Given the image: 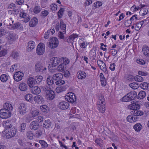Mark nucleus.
<instances>
[{
    "label": "nucleus",
    "instance_id": "obj_1",
    "mask_svg": "<svg viewBox=\"0 0 149 149\" xmlns=\"http://www.w3.org/2000/svg\"><path fill=\"white\" fill-rule=\"evenodd\" d=\"M105 104V102L103 96L100 95L97 102V109L102 113H104L106 110Z\"/></svg>",
    "mask_w": 149,
    "mask_h": 149
},
{
    "label": "nucleus",
    "instance_id": "obj_2",
    "mask_svg": "<svg viewBox=\"0 0 149 149\" xmlns=\"http://www.w3.org/2000/svg\"><path fill=\"white\" fill-rule=\"evenodd\" d=\"M16 132L17 129L15 128L6 129L4 131L6 137L7 139L14 137Z\"/></svg>",
    "mask_w": 149,
    "mask_h": 149
},
{
    "label": "nucleus",
    "instance_id": "obj_3",
    "mask_svg": "<svg viewBox=\"0 0 149 149\" xmlns=\"http://www.w3.org/2000/svg\"><path fill=\"white\" fill-rule=\"evenodd\" d=\"M17 110L21 116H23L27 113L26 105L24 103H20L18 107Z\"/></svg>",
    "mask_w": 149,
    "mask_h": 149
},
{
    "label": "nucleus",
    "instance_id": "obj_4",
    "mask_svg": "<svg viewBox=\"0 0 149 149\" xmlns=\"http://www.w3.org/2000/svg\"><path fill=\"white\" fill-rule=\"evenodd\" d=\"M59 44L58 39L54 37L50 38L49 47L51 49H54L57 47Z\"/></svg>",
    "mask_w": 149,
    "mask_h": 149
},
{
    "label": "nucleus",
    "instance_id": "obj_5",
    "mask_svg": "<svg viewBox=\"0 0 149 149\" xmlns=\"http://www.w3.org/2000/svg\"><path fill=\"white\" fill-rule=\"evenodd\" d=\"M45 45L43 43H40L38 45L36 49L37 54L38 55H42L45 52Z\"/></svg>",
    "mask_w": 149,
    "mask_h": 149
},
{
    "label": "nucleus",
    "instance_id": "obj_6",
    "mask_svg": "<svg viewBox=\"0 0 149 149\" xmlns=\"http://www.w3.org/2000/svg\"><path fill=\"white\" fill-rule=\"evenodd\" d=\"M11 115L10 111L3 109L0 110V117L2 118H7L11 116Z\"/></svg>",
    "mask_w": 149,
    "mask_h": 149
},
{
    "label": "nucleus",
    "instance_id": "obj_7",
    "mask_svg": "<svg viewBox=\"0 0 149 149\" xmlns=\"http://www.w3.org/2000/svg\"><path fill=\"white\" fill-rule=\"evenodd\" d=\"M140 107V105L138 102L133 101L132 102L131 104L128 105V108L130 110H135L139 109Z\"/></svg>",
    "mask_w": 149,
    "mask_h": 149
},
{
    "label": "nucleus",
    "instance_id": "obj_8",
    "mask_svg": "<svg viewBox=\"0 0 149 149\" xmlns=\"http://www.w3.org/2000/svg\"><path fill=\"white\" fill-rule=\"evenodd\" d=\"M46 69V68L44 67L42 64L40 62H37L35 65V70L37 72H42Z\"/></svg>",
    "mask_w": 149,
    "mask_h": 149
},
{
    "label": "nucleus",
    "instance_id": "obj_9",
    "mask_svg": "<svg viewBox=\"0 0 149 149\" xmlns=\"http://www.w3.org/2000/svg\"><path fill=\"white\" fill-rule=\"evenodd\" d=\"M24 76V73L19 71L16 72L13 75V77L15 81H19L22 80Z\"/></svg>",
    "mask_w": 149,
    "mask_h": 149
},
{
    "label": "nucleus",
    "instance_id": "obj_10",
    "mask_svg": "<svg viewBox=\"0 0 149 149\" xmlns=\"http://www.w3.org/2000/svg\"><path fill=\"white\" fill-rule=\"evenodd\" d=\"M67 101L71 103H73L76 100L75 94L72 93H70L68 94L67 97L66 98Z\"/></svg>",
    "mask_w": 149,
    "mask_h": 149
},
{
    "label": "nucleus",
    "instance_id": "obj_11",
    "mask_svg": "<svg viewBox=\"0 0 149 149\" xmlns=\"http://www.w3.org/2000/svg\"><path fill=\"white\" fill-rule=\"evenodd\" d=\"M69 107L68 103L66 102H60L58 105V107L62 110L67 109Z\"/></svg>",
    "mask_w": 149,
    "mask_h": 149
},
{
    "label": "nucleus",
    "instance_id": "obj_12",
    "mask_svg": "<svg viewBox=\"0 0 149 149\" xmlns=\"http://www.w3.org/2000/svg\"><path fill=\"white\" fill-rule=\"evenodd\" d=\"M19 16L20 17L24 18L22 21L25 23L28 22L31 18L30 17L28 14L24 12H20L19 13Z\"/></svg>",
    "mask_w": 149,
    "mask_h": 149
},
{
    "label": "nucleus",
    "instance_id": "obj_13",
    "mask_svg": "<svg viewBox=\"0 0 149 149\" xmlns=\"http://www.w3.org/2000/svg\"><path fill=\"white\" fill-rule=\"evenodd\" d=\"M34 100L36 103L39 104H42L44 102V99L42 96L40 95L35 96Z\"/></svg>",
    "mask_w": 149,
    "mask_h": 149
},
{
    "label": "nucleus",
    "instance_id": "obj_14",
    "mask_svg": "<svg viewBox=\"0 0 149 149\" xmlns=\"http://www.w3.org/2000/svg\"><path fill=\"white\" fill-rule=\"evenodd\" d=\"M39 126V125L37 121H33L29 125L30 128L32 130H37Z\"/></svg>",
    "mask_w": 149,
    "mask_h": 149
},
{
    "label": "nucleus",
    "instance_id": "obj_15",
    "mask_svg": "<svg viewBox=\"0 0 149 149\" xmlns=\"http://www.w3.org/2000/svg\"><path fill=\"white\" fill-rule=\"evenodd\" d=\"M50 62L53 66L55 67L61 63L60 58H59L57 57L51 58L50 59Z\"/></svg>",
    "mask_w": 149,
    "mask_h": 149
},
{
    "label": "nucleus",
    "instance_id": "obj_16",
    "mask_svg": "<svg viewBox=\"0 0 149 149\" xmlns=\"http://www.w3.org/2000/svg\"><path fill=\"white\" fill-rule=\"evenodd\" d=\"M31 92L33 94L38 95L40 93L41 89L38 86H35L31 88Z\"/></svg>",
    "mask_w": 149,
    "mask_h": 149
},
{
    "label": "nucleus",
    "instance_id": "obj_17",
    "mask_svg": "<svg viewBox=\"0 0 149 149\" xmlns=\"http://www.w3.org/2000/svg\"><path fill=\"white\" fill-rule=\"evenodd\" d=\"M97 63L101 70L103 71L106 72L107 70L106 68V65L103 61L100 60H98L97 61Z\"/></svg>",
    "mask_w": 149,
    "mask_h": 149
},
{
    "label": "nucleus",
    "instance_id": "obj_18",
    "mask_svg": "<svg viewBox=\"0 0 149 149\" xmlns=\"http://www.w3.org/2000/svg\"><path fill=\"white\" fill-rule=\"evenodd\" d=\"M27 84L30 88H31L36 84L35 80L32 77H29L27 81Z\"/></svg>",
    "mask_w": 149,
    "mask_h": 149
},
{
    "label": "nucleus",
    "instance_id": "obj_19",
    "mask_svg": "<svg viewBox=\"0 0 149 149\" xmlns=\"http://www.w3.org/2000/svg\"><path fill=\"white\" fill-rule=\"evenodd\" d=\"M137 117L133 114L128 116L127 118V120L130 123H134L137 120Z\"/></svg>",
    "mask_w": 149,
    "mask_h": 149
},
{
    "label": "nucleus",
    "instance_id": "obj_20",
    "mask_svg": "<svg viewBox=\"0 0 149 149\" xmlns=\"http://www.w3.org/2000/svg\"><path fill=\"white\" fill-rule=\"evenodd\" d=\"M46 94L47 98L49 100H52L55 97L54 92L52 90L47 91Z\"/></svg>",
    "mask_w": 149,
    "mask_h": 149
},
{
    "label": "nucleus",
    "instance_id": "obj_21",
    "mask_svg": "<svg viewBox=\"0 0 149 149\" xmlns=\"http://www.w3.org/2000/svg\"><path fill=\"white\" fill-rule=\"evenodd\" d=\"M35 47V43L33 41H30L28 43V46L27 47V51L28 52L32 51Z\"/></svg>",
    "mask_w": 149,
    "mask_h": 149
},
{
    "label": "nucleus",
    "instance_id": "obj_22",
    "mask_svg": "<svg viewBox=\"0 0 149 149\" xmlns=\"http://www.w3.org/2000/svg\"><path fill=\"white\" fill-rule=\"evenodd\" d=\"M60 27V24L59 22L57 20L54 21L52 24L51 28H55L56 30L58 31H59Z\"/></svg>",
    "mask_w": 149,
    "mask_h": 149
},
{
    "label": "nucleus",
    "instance_id": "obj_23",
    "mask_svg": "<svg viewBox=\"0 0 149 149\" xmlns=\"http://www.w3.org/2000/svg\"><path fill=\"white\" fill-rule=\"evenodd\" d=\"M52 76L53 79L54 80L57 81L61 80L63 77V74L59 72L53 74Z\"/></svg>",
    "mask_w": 149,
    "mask_h": 149
},
{
    "label": "nucleus",
    "instance_id": "obj_24",
    "mask_svg": "<svg viewBox=\"0 0 149 149\" xmlns=\"http://www.w3.org/2000/svg\"><path fill=\"white\" fill-rule=\"evenodd\" d=\"M38 20L36 17L32 18L29 23V26L31 27L35 26L37 24Z\"/></svg>",
    "mask_w": 149,
    "mask_h": 149
},
{
    "label": "nucleus",
    "instance_id": "obj_25",
    "mask_svg": "<svg viewBox=\"0 0 149 149\" xmlns=\"http://www.w3.org/2000/svg\"><path fill=\"white\" fill-rule=\"evenodd\" d=\"M3 108V109L6 110L10 112L13 109V107L12 105L7 103H6L4 104Z\"/></svg>",
    "mask_w": 149,
    "mask_h": 149
},
{
    "label": "nucleus",
    "instance_id": "obj_26",
    "mask_svg": "<svg viewBox=\"0 0 149 149\" xmlns=\"http://www.w3.org/2000/svg\"><path fill=\"white\" fill-rule=\"evenodd\" d=\"M131 100H134L137 96V93L135 91H132L127 93Z\"/></svg>",
    "mask_w": 149,
    "mask_h": 149
},
{
    "label": "nucleus",
    "instance_id": "obj_27",
    "mask_svg": "<svg viewBox=\"0 0 149 149\" xmlns=\"http://www.w3.org/2000/svg\"><path fill=\"white\" fill-rule=\"evenodd\" d=\"M77 77L79 79H84L86 77V73L82 71H80L79 72H78Z\"/></svg>",
    "mask_w": 149,
    "mask_h": 149
},
{
    "label": "nucleus",
    "instance_id": "obj_28",
    "mask_svg": "<svg viewBox=\"0 0 149 149\" xmlns=\"http://www.w3.org/2000/svg\"><path fill=\"white\" fill-rule=\"evenodd\" d=\"M19 88L22 91H25L27 88V86L25 83H21L19 85Z\"/></svg>",
    "mask_w": 149,
    "mask_h": 149
},
{
    "label": "nucleus",
    "instance_id": "obj_29",
    "mask_svg": "<svg viewBox=\"0 0 149 149\" xmlns=\"http://www.w3.org/2000/svg\"><path fill=\"white\" fill-rule=\"evenodd\" d=\"M55 32V30L53 28L52 29L51 28V30H48L47 31V32L45 33L44 36V38L45 39H47L49 37V34L51 32L52 33V34H53Z\"/></svg>",
    "mask_w": 149,
    "mask_h": 149
},
{
    "label": "nucleus",
    "instance_id": "obj_30",
    "mask_svg": "<svg viewBox=\"0 0 149 149\" xmlns=\"http://www.w3.org/2000/svg\"><path fill=\"white\" fill-rule=\"evenodd\" d=\"M142 51L144 55L147 56H149V47L144 46L143 47Z\"/></svg>",
    "mask_w": 149,
    "mask_h": 149
},
{
    "label": "nucleus",
    "instance_id": "obj_31",
    "mask_svg": "<svg viewBox=\"0 0 149 149\" xmlns=\"http://www.w3.org/2000/svg\"><path fill=\"white\" fill-rule=\"evenodd\" d=\"M3 126L6 129L10 128L12 126L10 121L8 120L4 121L3 123Z\"/></svg>",
    "mask_w": 149,
    "mask_h": 149
},
{
    "label": "nucleus",
    "instance_id": "obj_32",
    "mask_svg": "<svg viewBox=\"0 0 149 149\" xmlns=\"http://www.w3.org/2000/svg\"><path fill=\"white\" fill-rule=\"evenodd\" d=\"M78 37V35L77 34H73L70 36L67 40V42L68 43L72 42L74 39Z\"/></svg>",
    "mask_w": 149,
    "mask_h": 149
},
{
    "label": "nucleus",
    "instance_id": "obj_33",
    "mask_svg": "<svg viewBox=\"0 0 149 149\" xmlns=\"http://www.w3.org/2000/svg\"><path fill=\"white\" fill-rule=\"evenodd\" d=\"M143 111L136 110L132 111V114L137 117V116H140L143 115Z\"/></svg>",
    "mask_w": 149,
    "mask_h": 149
},
{
    "label": "nucleus",
    "instance_id": "obj_34",
    "mask_svg": "<svg viewBox=\"0 0 149 149\" xmlns=\"http://www.w3.org/2000/svg\"><path fill=\"white\" fill-rule=\"evenodd\" d=\"M133 128L136 131L139 132L142 128V126L141 124L138 123L134 126Z\"/></svg>",
    "mask_w": 149,
    "mask_h": 149
},
{
    "label": "nucleus",
    "instance_id": "obj_35",
    "mask_svg": "<svg viewBox=\"0 0 149 149\" xmlns=\"http://www.w3.org/2000/svg\"><path fill=\"white\" fill-rule=\"evenodd\" d=\"M7 38L10 42H12L15 40V36L13 33H9L8 35Z\"/></svg>",
    "mask_w": 149,
    "mask_h": 149
},
{
    "label": "nucleus",
    "instance_id": "obj_36",
    "mask_svg": "<svg viewBox=\"0 0 149 149\" xmlns=\"http://www.w3.org/2000/svg\"><path fill=\"white\" fill-rule=\"evenodd\" d=\"M60 27L61 30L63 31V32L65 33H66V26L65 24L64 23V22L62 19L60 20Z\"/></svg>",
    "mask_w": 149,
    "mask_h": 149
},
{
    "label": "nucleus",
    "instance_id": "obj_37",
    "mask_svg": "<svg viewBox=\"0 0 149 149\" xmlns=\"http://www.w3.org/2000/svg\"><path fill=\"white\" fill-rule=\"evenodd\" d=\"M53 76H49L47 79V82L48 85L49 86L53 85L54 84V81L53 80Z\"/></svg>",
    "mask_w": 149,
    "mask_h": 149
},
{
    "label": "nucleus",
    "instance_id": "obj_38",
    "mask_svg": "<svg viewBox=\"0 0 149 149\" xmlns=\"http://www.w3.org/2000/svg\"><path fill=\"white\" fill-rule=\"evenodd\" d=\"M140 86L142 89L147 90L149 88V84L146 82L142 83L140 84Z\"/></svg>",
    "mask_w": 149,
    "mask_h": 149
},
{
    "label": "nucleus",
    "instance_id": "obj_39",
    "mask_svg": "<svg viewBox=\"0 0 149 149\" xmlns=\"http://www.w3.org/2000/svg\"><path fill=\"white\" fill-rule=\"evenodd\" d=\"M44 131L43 128H40L36 132V135L37 137L39 138L42 136Z\"/></svg>",
    "mask_w": 149,
    "mask_h": 149
},
{
    "label": "nucleus",
    "instance_id": "obj_40",
    "mask_svg": "<svg viewBox=\"0 0 149 149\" xmlns=\"http://www.w3.org/2000/svg\"><path fill=\"white\" fill-rule=\"evenodd\" d=\"M51 124L52 123L49 120H45L44 123L43 127L46 128H48L51 127Z\"/></svg>",
    "mask_w": 149,
    "mask_h": 149
},
{
    "label": "nucleus",
    "instance_id": "obj_41",
    "mask_svg": "<svg viewBox=\"0 0 149 149\" xmlns=\"http://www.w3.org/2000/svg\"><path fill=\"white\" fill-rule=\"evenodd\" d=\"M146 20L141 21L140 22L136 24L135 27V29L136 31L139 30L143 24V23Z\"/></svg>",
    "mask_w": 149,
    "mask_h": 149
},
{
    "label": "nucleus",
    "instance_id": "obj_42",
    "mask_svg": "<svg viewBox=\"0 0 149 149\" xmlns=\"http://www.w3.org/2000/svg\"><path fill=\"white\" fill-rule=\"evenodd\" d=\"M40 109L43 112L47 113L49 111V107L46 105H42L40 107Z\"/></svg>",
    "mask_w": 149,
    "mask_h": 149
},
{
    "label": "nucleus",
    "instance_id": "obj_43",
    "mask_svg": "<svg viewBox=\"0 0 149 149\" xmlns=\"http://www.w3.org/2000/svg\"><path fill=\"white\" fill-rule=\"evenodd\" d=\"M0 79L2 82H5L8 80V76L6 74H3L1 76Z\"/></svg>",
    "mask_w": 149,
    "mask_h": 149
},
{
    "label": "nucleus",
    "instance_id": "obj_44",
    "mask_svg": "<svg viewBox=\"0 0 149 149\" xmlns=\"http://www.w3.org/2000/svg\"><path fill=\"white\" fill-rule=\"evenodd\" d=\"M42 8L39 6H35L33 9V11L35 14H38L39 13L41 10Z\"/></svg>",
    "mask_w": 149,
    "mask_h": 149
},
{
    "label": "nucleus",
    "instance_id": "obj_45",
    "mask_svg": "<svg viewBox=\"0 0 149 149\" xmlns=\"http://www.w3.org/2000/svg\"><path fill=\"white\" fill-rule=\"evenodd\" d=\"M145 5L140 4L139 6L136 7V6H133L131 8V10L133 11H136L138 10L139 8H141L145 6Z\"/></svg>",
    "mask_w": 149,
    "mask_h": 149
},
{
    "label": "nucleus",
    "instance_id": "obj_46",
    "mask_svg": "<svg viewBox=\"0 0 149 149\" xmlns=\"http://www.w3.org/2000/svg\"><path fill=\"white\" fill-rule=\"evenodd\" d=\"M39 143L41 145L42 148H46L48 146L47 143L44 140H40Z\"/></svg>",
    "mask_w": 149,
    "mask_h": 149
},
{
    "label": "nucleus",
    "instance_id": "obj_47",
    "mask_svg": "<svg viewBox=\"0 0 149 149\" xmlns=\"http://www.w3.org/2000/svg\"><path fill=\"white\" fill-rule=\"evenodd\" d=\"M34 79L35 80L36 84H39L43 79V77L41 76H38L35 77Z\"/></svg>",
    "mask_w": 149,
    "mask_h": 149
},
{
    "label": "nucleus",
    "instance_id": "obj_48",
    "mask_svg": "<svg viewBox=\"0 0 149 149\" xmlns=\"http://www.w3.org/2000/svg\"><path fill=\"white\" fill-rule=\"evenodd\" d=\"M146 95V93L144 91H140L138 95V98L140 99H142L144 98Z\"/></svg>",
    "mask_w": 149,
    "mask_h": 149
},
{
    "label": "nucleus",
    "instance_id": "obj_49",
    "mask_svg": "<svg viewBox=\"0 0 149 149\" xmlns=\"http://www.w3.org/2000/svg\"><path fill=\"white\" fill-rule=\"evenodd\" d=\"M10 56L14 59H17L19 56V53L17 51H13L11 54Z\"/></svg>",
    "mask_w": 149,
    "mask_h": 149
},
{
    "label": "nucleus",
    "instance_id": "obj_50",
    "mask_svg": "<svg viewBox=\"0 0 149 149\" xmlns=\"http://www.w3.org/2000/svg\"><path fill=\"white\" fill-rule=\"evenodd\" d=\"M33 95L31 94L28 93L26 94L24 96L25 100L28 101L32 100Z\"/></svg>",
    "mask_w": 149,
    "mask_h": 149
},
{
    "label": "nucleus",
    "instance_id": "obj_51",
    "mask_svg": "<svg viewBox=\"0 0 149 149\" xmlns=\"http://www.w3.org/2000/svg\"><path fill=\"white\" fill-rule=\"evenodd\" d=\"M61 62H63V64L65 65H67L70 62V61L69 59L66 58L64 57H62L60 58Z\"/></svg>",
    "mask_w": 149,
    "mask_h": 149
},
{
    "label": "nucleus",
    "instance_id": "obj_52",
    "mask_svg": "<svg viewBox=\"0 0 149 149\" xmlns=\"http://www.w3.org/2000/svg\"><path fill=\"white\" fill-rule=\"evenodd\" d=\"M129 86L130 87L134 89H136L138 88V84L137 83L133 82L130 84Z\"/></svg>",
    "mask_w": 149,
    "mask_h": 149
},
{
    "label": "nucleus",
    "instance_id": "obj_53",
    "mask_svg": "<svg viewBox=\"0 0 149 149\" xmlns=\"http://www.w3.org/2000/svg\"><path fill=\"white\" fill-rule=\"evenodd\" d=\"M26 125L25 123H23L21 124L19 128V131L21 132H24L25 130Z\"/></svg>",
    "mask_w": 149,
    "mask_h": 149
},
{
    "label": "nucleus",
    "instance_id": "obj_54",
    "mask_svg": "<svg viewBox=\"0 0 149 149\" xmlns=\"http://www.w3.org/2000/svg\"><path fill=\"white\" fill-rule=\"evenodd\" d=\"M50 10L52 11H54L57 10V6L55 4H52L49 6Z\"/></svg>",
    "mask_w": 149,
    "mask_h": 149
},
{
    "label": "nucleus",
    "instance_id": "obj_55",
    "mask_svg": "<svg viewBox=\"0 0 149 149\" xmlns=\"http://www.w3.org/2000/svg\"><path fill=\"white\" fill-rule=\"evenodd\" d=\"M134 79L136 81L140 82L143 81V78L140 76L137 75L135 77Z\"/></svg>",
    "mask_w": 149,
    "mask_h": 149
},
{
    "label": "nucleus",
    "instance_id": "obj_56",
    "mask_svg": "<svg viewBox=\"0 0 149 149\" xmlns=\"http://www.w3.org/2000/svg\"><path fill=\"white\" fill-rule=\"evenodd\" d=\"M26 135L27 138L30 139H32L33 138V134L31 131H29L26 133Z\"/></svg>",
    "mask_w": 149,
    "mask_h": 149
},
{
    "label": "nucleus",
    "instance_id": "obj_57",
    "mask_svg": "<svg viewBox=\"0 0 149 149\" xmlns=\"http://www.w3.org/2000/svg\"><path fill=\"white\" fill-rule=\"evenodd\" d=\"M57 70L59 72H62L64 70V64L61 63L59 65L57 68Z\"/></svg>",
    "mask_w": 149,
    "mask_h": 149
},
{
    "label": "nucleus",
    "instance_id": "obj_58",
    "mask_svg": "<svg viewBox=\"0 0 149 149\" xmlns=\"http://www.w3.org/2000/svg\"><path fill=\"white\" fill-rule=\"evenodd\" d=\"M65 90V88L62 86L58 87L56 88V91L57 93H59Z\"/></svg>",
    "mask_w": 149,
    "mask_h": 149
},
{
    "label": "nucleus",
    "instance_id": "obj_59",
    "mask_svg": "<svg viewBox=\"0 0 149 149\" xmlns=\"http://www.w3.org/2000/svg\"><path fill=\"white\" fill-rule=\"evenodd\" d=\"M30 114L32 116L31 117L33 118L38 115L39 114V112L37 110H35L31 111Z\"/></svg>",
    "mask_w": 149,
    "mask_h": 149
},
{
    "label": "nucleus",
    "instance_id": "obj_60",
    "mask_svg": "<svg viewBox=\"0 0 149 149\" xmlns=\"http://www.w3.org/2000/svg\"><path fill=\"white\" fill-rule=\"evenodd\" d=\"M122 100L123 102H126L128 101H131V100L127 94L126 95L123 97L122 99Z\"/></svg>",
    "mask_w": 149,
    "mask_h": 149
},
{
    "label": "nucleus",
    "instance_id": "obj_61",
    "mask_svg": "<svg viewBox=\"0 0 149 149\" xmlns=\"http://www.w3.org/2000/svg\"><path fill=\"white\" fill-rule=\"evenodd\" d=\"M49 13L47 10H45L42 11L41 13L42 17H45L48 15Z\"/></svg>",
    "mask_w": 149,
    "mask_h": 149
},
{
    "label": "nucleus",
    "instance_id": "obj_62",
    "mask_svg": "<svg viewBox=\"0 0 149 149\" xmlns=\"http://www.w3.org/2000/svg\"><path fill=\"white\" fill-rule=\"evenodd\" d=\"M15 27L16 29L22 30L23 29V27L22 24L19 23H17L15 24Z\"/></svg>",
    "mask_w": 149,
    "mask_h": 149
},
{
    "label": "nucleus",
    "instance_id": "obj_63",
    "mask_svg": "<svg viewBox=\"0 0 149 149\" xmlns=\"http://www.w3.org/2000/svg\"><path fill=\"white\" fill-rule=\"evenodd\" d=\"M65 83V82L64 80H57V81L55 82L56 84L57 85H61Z\"/></svg>",
    "mask_w": 149,
    "mask_h": 149
},
{
    "label": "nucleus",
    "instance_id": "obj_64",
    "mask_svg": "<svg viewBox=\"0 0 149 149\" xmlns=\"http://www.w3.org/2000/svg\"><path fill=\"white\" fill-rule=\"evenodd\" d=\"M100 82L101 85L102 86H104L106 85V81L105 78H103L100 79Z\"/></svg>",
    "mask_w": 149,
    "mask_h": 149
}]
</instances>
